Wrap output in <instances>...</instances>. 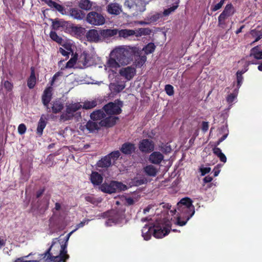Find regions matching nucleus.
Wrapping results in <instances>:
<instances>
[{"label":"nucleus","mask_w":262,"mask_h":262,"mask_svg":"<svg viewBox=\"0 0 262 262\" xmlns=\"http://www.w3.org/2000/svg\"><path fill=\"white\" fill-rule=\"evenodd\" d=\"M79 7L84 10L88 11L92 9L93 3L90 0H76Z\"/></svg>","instance_id":"nucleus-20"},{"label":"nucleus","mask_w":262,"mask_h":262,"mask_svg":"<svg viewBox=\"0 0 262 262\" xmlns=\"http://www.w3.org/2000/svg\"><path fill=\"white\" fill-rule=\"evenodd\" d=\"M177 6H173L165 9L163 14H162V16L164 15L166 16L169 15L172 12H173L177 9Z\"/></svg>","instance_id":"nucleus-47"},{"label":"nucleus","mask_w":262,"mask_h":262,"mask_svg":"<svg viewBox=\"0 0 262 262\" xmlns=\"http://www.w3.org/2000/svg\"><path fill=\"white\" fill-rule=\"evenodd\" d=\"M177 210L179 215L177 217V224L185 225L195 213L194 207L189 198L182 199L177 204Z\"/></svg>","instance_id":"nucleus-3"},{"label":"nucleus","mask_w":262,"mask_h":262,"mask_svg":"<svg viewBox=\"0 0 262 262\" xmlns=\"http://www.w3.org/2000/svg\"><path fill=\"white\" fill-rule=\"evenodd\" d=\"M66 245L53 243L50 248L43 254L39 260H25L24 257L17 258L15 262H65L69 258Z\"/></svg>","instance_id":"nucleus-2"},{"label":"nucleus","mask_w":262,"mask_h":262,"mask_svg":"<svg viewBox=\"0 0 262 262\" xmlns=\"http://www.w3.org/2000/svg\"><path fill=\"white\" fill-rule=\"evenodd\" d=\"M91 180L94 185H98L102 182L103 178L97 172H93L91 175Z\"/></svg>","instance_id":"nucleus-27"},{"label":"nucleus","mask_w":262,"mask_h":262,"mask_svg":"<svg viewBox=\"0 0 262 262\" xmlns=\"http://www.w3.org/2000/svg\"><path fill=\"white\" fill-rule=\"evenodd\" d=\"M47 4L51 8H56V6H57V5L58 4H57V3L54 2V1H52L51 0H49L47 2Z\"/></svg>","instance_id":"nucleus-59"},{"label":"nucleus","mask_w":262,"mask_h":262,"mask_svg":"<svg viewBox=\"0 0 262 262\" xmlns=\"http://www.w3.org/2000/svg\"><path fill=\"white\" fill-rule=\"evenodd\" d=\"M118 119V117L115 116H109L108 117H105L100 121V124L101 126L104 127H112L114 125L116 122L117 120Z\"/></svg>","instance_id":"nucleus-16"},{"label":"nucleus","mask_w":262,"mask_h":262,"mask_svg":"<svg viewBox=\"0 0 262 262\" xmlns=\"http://www.w3.org/2000/svg\"><path fill=\"white\" fill-rule=\"evenodd\" d=\"M135 149L134 144L130 143H125L122 145L120 150L125 155H130L135 151Z\"/></svg>","instance_id":"nucleus-19"},{"label":"nucleus","mask_w":262,"mask_h":262,"mask_svg":"<svg viewBox=\"0 0 262 262\" xmlns=\"http://www.w3.org/2000/svg\"><path fill=\"white\" fill-rule=\"evenodd\" d=\"M234 12V10L232 5L231 4L227 5L224 11L219 16V25L222 26V25H224V20L228 17L232 16Z\"/></svg>","instance_id":"nucleus-9"},{"label":"nucleus","mask_w":262,"mask_h":262,"mask_svg":"<svg viewBox=\"0 0 262 262\" xmlns=\"http://www.w3.org/2000/svg\"><path fill=\"white\" fill-rule=\"evenodd\" d=\"M3 86L8 92L11 91L13 86L12 83L7 80L4 82Z\"/></svg>","instance_id":"nucleus-46"},{"label":"nucleus","mask_w":262,"mask_h":262,"mask_svg":"<svg viewBox=\"0 0 262 262\" xmlns=\"http://www.w3.org/2000/svg\"><path fill=\"white\" fill-rule=\"evenodd\" d=\"M100 126V122L98 123L92 121H89L85 125L86 129L90 132H93L96 130H98Z\"/></svg>","instance_id":"nucleus-29"},{"label":"nucleus","mask_w":262,"mask_h":262,"mask_svg":"<svg viewBox=\"0 0 262 262\" xmlns=\"http://www.w3.org/2000/svg\"><path fill=\"white\" fill-rule=\"evenodd\" d=\"M66 23L62 20L55 19L52 22V26L54 29L57 30L60 27H62L65 26Z\"/></svg>","instance_id":"nucleus-39"},{"label":"nucleus","mask_w":262,"mask_h":262,"mask_svg":"<svg viewBox=\"0 0 262 262\" xmlns=\"http://www.w3.org/2000/svg\"><path fill=\"white\" fill-rule=\"evenodd\" d=\"M162 17V14L160 13H156L149 15L146 18L147 20H149L150 23H155Z\"/></svg>","instance_id":"nucleus-38"},{"label":"nucleus","mask_w":262,"mask_h":262,"mask_svg":"<svg viewBox=\"0 0 262 262\" xmlns=\"http://www.w3.org/2000/svg\"><path fill=\"white\" fill-rule=\"evenodd\" d=\"M139 148L141 151L148 152L154 150V145L151 141L144 139L140 142Z\"/></svg>","instance_id":"nucleus-13"},{"label":"nucleus","mask_w":262,"mask_h":262,"mask_svg":"<svg viewBox=\"0 0 262 262\" xmlns=\"http://www.w3.org/2000/svg\"><path fill=\"white\" fill-rule=\"evenodd\" d=\"M88 41L98 42L101 40V35L95 29L90 30L86 34Z\"/></svg>","instance_id":"nucleus-14"},{"label":"nucleus","mask_w":262,"mask_h":262,"mask_svg":"<svg viewBox=\"0 0 262 262\" xmlns=\"http://www.w3.org/2000/svg\"><path fill=\"white\" fill-rule=\"evenodd\" d=\"M138 34L136 35L142 36V35H147L150 34L151 33V30L149 28H140L137 31Z\"/></svg>","instance_id":"nucleus-43"},{"label":"nucleus","mask_w":262,"mask_h":262,"mask_svg":"<svg viewBox=\"0 0 262 262\" xmlns=\"http://www.w3.org/2000/svg\"><path fill=\"white\" fill-rule=\"evenodd\" d=\"M165 91L167 95L172 96L173 95V88L170 84H167L165 86Z\"/></svg>","instance_id":"nucleus-48"},{"label":"nucleus","mask_w":262,"mask_h":262,"mask_svg":"<svg viewBox=\"0 0 262 262\" xmlns=\"http://www.w3.org/2000/svg\"><path fill=\"white\" fill-rule=\"evenodd\" d=\"M250 56H253L256 59H262V50H259L258 46H256L251 50Z\"/></svg>","instance_id":"nucleus-31"},{"label":"nucleus","mask_w":262,"mask_h":262,"mask_svg":"<svg viewBox=\"0 0 262 262\" xmlns=\"http://www.w3.org/2000/svg\"><path fill=\"white\" fill-rule=\"evenodd\" d=\"M119 74L126 81H130L135 76L136 74V69L135 67L132 66L122 67L120 69Z\"/></svg>","instance_id":"nucleus-8"},{"label":"nucleus","mask_w":262,"mask_h":262,"mask_svg":"<svg viewBox=\"0 0 262 262\" xmlns=\"http://www.w3.org/2000/svg\"><path fill=\"white\" fill-rule=\"evenodd\" d=\"M112 164L111 160L108 156H106L101 158L97 163V166L101 168H107Z\"/></svg>","instance_id":"nucleus-23"},{"label":"nucleus","mask_w":262,"mask_h":262,"mask_svg":"<svg viewBox=\"0 0 262 262\" xmlns=\"http://www.w3.org/2000/svg\"><path fill=\"white\" fill-rule=\"evenodd\" d=\"M67 12L68 15L75 19L82 20L85 17V13L76 8H71Z\"/></svg>","instance_id":"nucleus-12"},{"label":"nucleus","mask_w":262,"mask_h":262,"mask_svg":"<svg viewBox=\"0 0 262 262\" xmlns=\"http://www.w3.org/2000/svg\"><path fill=\"white\" fill-rule=\"evenodd\" d=\"M154 227L149 225H145L142 230V234L145 240H148L150 238L151 234H154Z\"/></svg>","instance_id":"nucleus-18"},{"label":"nucleus","mask_w":262,"mask_h":262,"mask_svg":"<svg viewBox=\"0 0 262 262\" xmlns=\"http://www.w3.org/2000/svg\"><path fill=\"white\" fill-rule=\"evenodd\" d=\"M50 36L51 39L54 41L59 44L62 45L63 40L61 37L57 35L56 32L51 31L50 34Z\"/></svg>","instance_id":"nucleus-40"},{"label":"nucleus","mask_w":262,"mask_h":262,"mask_svg":"<svg viewBox=\"0 0 262 262\" xmlns=\"http://www.w3.org/2000/svg\"><path fill=\"white\" fill-rule=\"evenodd\" d=\"M99 189L102 192L107 193H112V182L110 184L103 183L99 186Z\"/></svg>","instance_id":"nucleus-36"},{"label":"nucleus","mask_w":262,"mask_h":262,"mask_svg":"<svg viewBox=\"0 0 262 262\" xmlns=\"http://www.w3.org/2000/svg\"><path fill=\"white\" fill-rule=\"evenodd\" d=\"M52 88L48 87L45 89L42 96V101L43 105L46 107L48 112H51V109L49 107V104L52 98Z\"/></svg>","instance_id":"nucleus-11"},{"label":"nucleus","mask_w":262,"mask_h":262,"mask_svg":"<svg viewBox=\"0 0 262 262\" xmlns=\"http://www.w3.org/2000/svg\"><path fill=\"white\" fill-rule=\"evenodd\" d=\"M112 193L120 191H124L127 189V186L121 182L117 181H112Z\"/></svg>","instance_id":"nucleus-24"},{"label":"nucleus","mask_w":262,"mask_h":262,"mask_svg":"<svg viewBox=\"0 0 262 262\" xmlns=\"http://www.w3.org/2000/svg\"><path fill=\"white\" fill-rule=\"evenodd\" d=\"M135 201L132 198H127L125 199V204L128 206L133 205Z\"/></svg>","instance_id":"nucleus-57"},{"label":"nucleus","mask_w":262,"mask_h":262,"mask_svg":"<svg viewBox=\"0 0 262 262\" xmlns=\"http://www.w3.org/2000/svg\"><path fill=\"white\" fill-rule=\"evenodd\" d=\"M97 101L93 100L91 101H85L83 103L82 107L85 110L92 109L97 105Z\"/></svg>","instance_id":"nucleus-33"},{"label":"nucleus","mask_w":262,"mask_h":262,"mask_svg":"<svg viewBox=\"0 0 262 262\" xmlns=\"http://www.w3.org/2000/svg\"><path fill=\"white\" fill-rule=\"evenodd\" d=\"M160 150L163 153L168 154V153H169L171 152V147L170 145L165 144V145H163L160 147Z\"/></svg>","instance_id":"nucleus-49"},{"label":"nucleus","mask_w":262,"mask_h":262,"mask_svg":"<svg viewBox=\"0 0 262 262\" xmlns=\"http://www.w3.org/2000/svg\"><path fill=\"white\" fill-rule=\"evenodd\" d=\"M61 75V74L59 72H57L56 73L53 77L52 78V80L51 81V85H52L53 84V83L54 82V81L56 79V78L59 77V76Z\"/></svg>","instance_id":"nucleus-62"},{"label":"nucleus","mask_w":262,"mask_h":262,"mask_svg":"<svg viewBox=\"0 0 262 262\" xmlns=\"http://www.w3.org/2000/svg\"><path fill=\"white\" fill-rule=\"evenodd\" d=\"M107 11L112 15H118L122 12V7L117 3H111L107 5Z\"/></svg>","instance_id":"nucleus-15"},{"label":"nucleus","mask_w":262,"mask_h":262,"mask_svg":"<svg viewBox=\"0 0 262 262\" xmlns=\"http://www.w3.org/2000/svg\"><path fill=\"white\" fill-rule=\"evenodd\" d=\"M59 52L64 56H69L71 50L70 48H67V50L62 49V48H59Z\"/></svg>","instance_id":"nucleus-54"},{"label":"nucleus","mask_w":262,"mask_h":262,"mask_svg":"<svg viewBox=\"0 0 262 262\" xmlns=\"http://www.w3.org/2000/svg\"><path fill=\"white\" fill-rule=\"evenodd\" d=\"M120 37L127 38L135 34V31L133 30L124 29L118 31Z\"/></svg>","instance_id":"nucleus-34"},{"label":"nucleus","mask_w":262,"mask_h":262,"mask_svg":"<svg viewBox=\"0 0 262 262\" xmlns=\"http://www.w3.org/2000/svg\"><path fill=\"white\" fill-rule=\"evenodd\" d=\"M144 171L147 175L150 177H155L158 172V170L154 166L149 165L144 168Z\"/></svg>","instance_id":"nucleus-32"},{"label":"nucleus","mask_w":262,"mask_h":262,"mask_svg":"<svg viewBox=\"0 0 262 262\" xmlns=\"http://www.w3.org/2000/svg\"><path fill=\"white\" fill-rule=\"evenodd\" d=\"M145 3L142 0H126L124 6L127 7L134 15L145 10Z\"/></svg>","instance_id":"nucleus-4"},{"label":"nucleus","mask_w":262,"mask_h":262,"mask_svg":"<svg viewBox=\"0 0 262 262\" xmlns=\"http://www.w3.org/2000/svg\"><path fill=\"white\" fill-rule=\"evenodd\" d=\"M226 0H221V1L217 4L215 5L213 7H212L211 10L212 11H216L217 10L220 9L222 8L223 5H224Z\"/></svg>","instance_id":"nucleus-52"},{"label":"nucleus","mask_w":262,"mask_h":262,"mask_svg":"<svg viewBox=\"0 0 262 262\" xmlns=\"http://www.w3.org/2000/svg\"><path fill=\"white\" fill-rule=\"evenodd\" d=\"M155 49V46L154 44L152 43H149L143 49V50L146 54H149L152 53L154 51Z\"/></svg>","instance_id":"nucleus-41"},{"label":"nucleus","mask_w":262,"mask_h":262,"mask_svg":"<svg viewBox=\"0 0 262 262\" xmlns=\"http://www.w3.org/2000/svg\"><path fill=\"white\" fill-rule=\"evenodd\" d=\"M146 56H140L136 60V66L138 67H142L146 61Z\"/></svg>","instance_id":"nucleus-42"},{"label":"nucleus","mask_w":262,"mask_h":262,"mask_svg":"<svg viewBox=\"0 0 262 262\" xmlns=\"http://www.w3.org/2000/svg\"><path fill=\"white\" fill-rule=\"evenodd\" d=\"M250 34L253 37L255 38V40L253 42V43H254L262 37V28L258 27L256 29L251 30Z\"/></svg>","instance_id":"nucleus-30"},{"label":"nucleus","mask_w":262,"mask_h":262,"mask_svg":"<svg viewBox=\"0 0 262 262\" xmlns=\"http://www.w3.org/2000/svg\"><path fill=\"white\" fill-rule=\"evenodd\" d=\"M125 87V84L124 82L121 83H111L109 85L110 90L114 93H119L122 91Z\"/></svg>","instance_id":"nucleus-26"},{"label":"nucleus","mask_w":262,"mask_h":262,"mask_svg":"<svg viewBox=\"0 0 262 262\" xmlns=\"http://www.w3.org/2000/svg\"><path fill=\"white\" fill-rule=\"evenodd\" d=\"M200 170L202 173V175L204 176L205 174L209 173L211 170V168L210 167H202L200 168Z\"/></svg>","instance_id":"nucleus-56"},{"label":"nucleus","mask_w":262,"mask_h":262,"mask_svg":"<svg viewBox=\"0 0 262 262\" xmlns=\"http://www.w3.org/2000/svg\"><path fill=\"white\" fill-rule=\"evenodd\" d=\"M120 155V153L118 150L113 151L107 155V156L110 157V160L112 159L113 161L116 160L119 157Z\"/></svg>","instance_id":"nucleus-45"},{"label":"nucleus","mask_w":262,"mask_h":262,"mask_svg":"<svg viewBox=\"0 0 262 262\" xmlns=\"http://www.w3.org/2000/svg\"><path fill=\"white\" fill-rule=\"evenodd\" d=\"M36 84V77L34 67L31 68V74L27 81V85L29 89H33Z\"/></svg>","instance_id":"nucleus-25"},{"label":"nucleus","mask_w":262,"mask_h":262,"mask_svg":"<svg viewBox=\"0 0 262 262\" xmlns=\"http://www.w3.org/2000/svg\"><path fill=\"white\" fill-rule=\"evenodd\" d=\"M154 207V205H149L146 208H145L143 210L144 214H146L147 212H149L150 210Z\"/></svg>","instance_id":"nucleus-60"},{"label":"nucleus","mask_w":262,"mask_h":262,"mask_svg":"<svg viewBox=\"0 0 262 262\" xmlns=\"http://www.w3.org/2000/svg\"><path fill=\"white\" fill-rule=\"evenodd\" d=\"M77 60V55H75L67 63L65 68H73L74 67V64L76 63Z\"/></svg>","instance_id":"nucleus-44"},{"label":"nucleus","mask_w":262,"mask_h":262,"mask_svg":"<svg viewBox=\"0 0 262 262\" xmlns=\"http://www.w3.org/2000/svg\"><path fill=\"white\" fill-rule=\"evenodd\" d=\"M213 153L216 155L220 159V160L225 163L226 162L227 159L225 155L222 152V150L220 148L218 147H214L213 149Z\"/></svg>","instance_id":"nucleus-35"},{"label":"nucleus","mask_w":262,"mask_h":262,"mask_svg":"<svg viewBox=\"0 0 262 262\" xmlns=\"http://www.w3.org/2000/svg\"><path fill=\"white\" fill-rule=\"evenodd\" d=\"M227 136H228L227 134H226L225 135L223 136L222 137H221L220 139H219V140H218V141L216 143V145H219L222 141H223L227 138Z\"/></svg>","instance_id":"nucleus-63"},{"label":"nucleus","mask_w":262,"mask_h":262,"mask_svg":"<svg viewBox=\"0 0 262 262\" xmlns=\"http://www.w3.org/2000/svg\"><path fill=\"white\" fill-rule=\"evenodd\" d=\"M90 220H84L82 222H81L80 223L76 225V229L75 230L81 228L84 226L85 224H87Z\"/></svg>","instance_id":"nucleus-55"},{"label":"nucleus","mask_w":262,"mask_h":262,"mask_svg":"<svg viewBox=\"0 0 262 262\" xmlns=\"http://www.w3.org/2000/svg\"><path fill=\"white\" fill-rule=\"evenodd\" d=\"M169 228L163 225L154 226V236L156 238H162L165 236L169 232Z\"/></svg>","instance_id":"nucleus-10"},{"label":"nucleus","mask_w":262,"mask_h":262,"mask_svg":"<svg viewBox=\"0 0 262 262\" xmlns=\"http://www.w3.org/2000/svg\"><path fill=\"white\" fill-rule=\"evenodd\" d=\"M209 128V125L208 122H203L202 129L203 132H206Z\"/></svg>","instance_id":"nucleus-58"},{"label":"nucleus","mask_w":262,"mask_h":262,"mask_svg":"<svg viewBox=\"0 0 262 262\" xmlns=\"http://www.w3.org/2000/svg\"><path fill=\"white\" fill-rule=\"evenodd\" d=\"M82 108V104L80 103H74L67 105L66 113L60 116V118L64 120L72 119L74 116L81 117V113H76L79 109Z\"/></svg>","instance_id":"nucleus-5"},{"label":"nucleus","mask_w":262,"mask_h":262,"mask_svg":"<svg viewBox=\"0 0 262 262\" xmlns=\"http://www.w3.org/2000/svg\"><path fill=\"white\" fill-rule=\"evenodd\" d=\"M118 33L117 29H103L101 30L100 32L101 37L103 38H109L114 36Z\"/></svg>","instance_id":"nucleus-21"},{"label":"nucleus","mask_w":262,"mask_h":262,"mask_svg":"<svg viewBox=\"0 0 262 262\" xmlns=\"http://www.w3.org/2000/svg\"><path fill=\"white\" fill-rule=\"evenodd\" d=\"M104 111L103 109L94 111L90 115L91 119L93 120H102L106 117V114L104 113Z\"/></svg>","instance_id":"nucleus-22"},{"label":"nucleus","mask_w":262,"mask_h":262,"mask_svg":"<svg viewBox=\"0 0 262 262\" xmlns=\"http://www.w3.org/2000/svg\"><path fill=\"white\" fill-rule=\"evenodd\" d=\"M86 20L89 24L94 26L102 25L105 22L104 16L95 11L90 12L87 14Z\"/></svg>","instance_id":"nucleus-7"},{"label":"nucleus","mask_w":262,"mask_h":262,"mask_svg":"<svg viewBox=\"0 0 262 262\" xmlns=\"http://www.w3.org/2000/svg\"><path fill=\"white\" fill-rule=\"evenodd\" d=\"M26 129V126L24 124H20L18 127V132L20 135H23L25 133Z\"/></svg>","instance_id":"nucleus-53"},{"label":"nucleus","mask_w":262,"mask_h":262,"mask_svg":"<svg viewBox=\"0 0 262 262\" xmlns=\"http://www.w3.org/2000/svg\"><path fill=\"white\" fill-rule=\"evenodd\" d=\"M164 159L163 155L158 151H154L149 156V161L155 164H159Z\"/></svg>","instance_id":"nucleus-17"},{"label":"nucleus","mask_w":262,"mask_h":262,"mask_svg":"<svg viewBox=\"0 0 262 262\" xmlns=\"http://www.w3.org/2000/svg\"><path fill=\"white\" fill-rule=\"evenodd\" d=\"M204 182L205 183H209L212 180V178L210 176H206L204 178Z\"/></svg>","instance_id":"nucleus-64"},{"label":"nucleus","mask_w":262,"mask_h":262,"mask_svg":"<svg viewBox=\"0 0 262 262\" xmlns=\"http://www.w3.org/2000/svg\"><path fill=\"white\" fill-rule=\"evenodd\" d=\"M139 50L136 47L120 46L111 52L104 65L105 70L108 73V78L113 80L117 74L116 70L130 64Z\"/></svg>","instance_id":"nucleus-1"},{"label":"nucleus","mask_w":262,"mask_h":262,"mask_svg":"<svg viewBox=\"0 0 262 262\" xmlns=\"http://www.w3.org/2000/svg\"><path fill=\"white\" fill-rule=\"evenodd\" d=\"M235 99V96L233 94H230L227 98V100L229 103H232Z\"/></svg>","instance_id":"nucleus-61"},{"label":"nucleus","mask_w":262,"mask_h":262,"mask_svg":"<svg viewBox=\"0 0 262 262\" xmlns=\"http://www.w3.org/2000/svg\"><path fill=\"white\" fill-rule=\"evenodd\" d=\"M123 105V102L121 101L117 100L114 102H110L105 105L103 110L108 115H118L121 113V107Z\"/></svg>","instance_id":"nucleus-6"},{"label":"nucleus","mask_w":262,"mask_h":262,"mask_svg":"<svg viewBox=\"0 0 262 262\" xmlns=\"http://www.w3.org/2000/svg\"><path fill=\"white\" fill-rule=\"evenodd\" d=\"M46 126V122L45 120L41 117L38 123L37 128V134L39 136L42 134L43 130Z\"/></svg>","instance_id":"nucleus-37"},{"label":"nucleus","mask_w":262,"mask_h":262,"mask_svg":"<svg viewBox=\"0 0 262 262\" xmlns=\"http://www.w3.org/2000/svg\"><path fill=\"white\" fill-rule=\"evenodd\" d=\"M52 111L53 113L56 114L60 112L63 108V104L60 100L54 101L52 103Z\"/></svg>","instance_id":"nucleus-28"},{"label":"nucleus","mask_w":262,"mask_h":262,"mask_svg":"<svg viewBox=\"0 0 262 262\" xmlns=\"http://www.w3.org/2000/svg\"><path fill=\"white\" fill-rule=\"evenodd\" d=\"M56 10L59 12L62 15H68V13L66 11V9L62 5L58 4L55 8Z\"/></svg>","instance_id":"nucleus-51"},{"label":"nucleus","mask_w":262,"mask_h":262,"mask_svg":"<svg viewBox=\"0 0 262 262\" xmlns=\"http://www.w3.org/2000/svg\"><path fill=\"white\" fill-rule=\"evenodd\" d=\"M244 73H245V72L239 71L237 72L236 76H237V82L238 86H240L242 83V81L243 79L242 74Z\"/></svg>","instance_id":"nucleus-50"}]
</instances>
